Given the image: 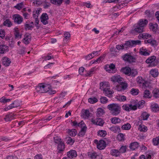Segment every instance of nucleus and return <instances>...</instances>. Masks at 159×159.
<instances>
[{
    "mask_svg": "<svg viewBox=\"0 0 159 159\" xmlns=\"http://www.w3.org/2000/svg\"><path fill=\"white\" fill-rule=\"evenodd\" d=\"M5 36V32L4 30H0V37L3 39Z\"/></svg>",
    "mask_w": 159,
    "mask_h": 159,
    "instance_id": "61",
    "label": "nucleus"
},
{
    "mask_svg": "<svg viewBox=\"0 0 159 159\" xmlns=\"http://www.w3.org/2000/svg\"><path fill=\"white\" fill-rule=\"evenodd\" d=\"M149 116V114L146 112H144L142 113L140 117L143 120H147Z\"/></svg>",
    "mask_w": 159,
    "mask_h": 159,
    "instance_id": "35",
    "label": "nucleus"
},
{
    "mask_svg": "<svg viewBox=\"0 0 159 159\" xmlns=\"http://www.w3.org/2000/svg\"><path fill=\"white\" fill-rule=\"evenodd\" d=\"M31 40V37L30 34L28 33H26L24 35L22 42L26 44H28L30 43Z\"/></svg>",
    "mask_w": 159,
    "mask_h": 159,
    "instance_id": "12",
    "label": "nucleus"
},
{
    "mask_svg": "<svg viewBox=\"0 0 159 159\" xmlns=\"http://www.w3.org/2000/svg\"><path fill=\"white\" fill-rule=\"evenodd\" d=\"M139 35L143 39H147L148 38L150 37L151 36V35L150 34L146 33H143L142 34H140Z\"/></svg>",
    "mask_w": 159,
    "mask_h": 159,
    "instance_id": "56",
    "label": "nucleus"
},
{
    "mask_svg": "<svg viewBox=\"0 0 159 159\" xmlns=\"http://www.w3.org/2000/svg\"><path fill=\"white\" fill-rule=\"evenodd\" d=\"M48 14L46 13H43L41 16V21L44 25H46L48 24Z\"/></svg>",
    "mask_w": 159,
    "mask_h": 159,
    "instance_id": "10",
    "label": "nucleus"
},
{
    "mask_svg": "<svg viewBox=\"0 0 159 159\" xmlns=\"http://www.w3.org/2000/svg\"><path fill=\"white\" fill-rule=\"evenodd\" d=\"M44 89L45 93L48 92L50 95L54 94L56 93L55 90L52 89L51 86L49 84H44Z\"/></svg>",
    "mask_w": 159,
    "mask_h": 159,
    "instance_id": "6",
    "label": "nucleus"
},
{
    "mask_svg": "<svg viewBox=\"0 0 159 159\" xmlns=\"http://www.w3.org/2000/svg\"><path fill=\"white\" fill-rule=\"evenodd\" d=\"M24 7V4L23 2L17 4L16 6H15V7L16 9L18 10H20L21 9Z\"/></svg>",
    "mask_w": 159,
    "mask_h": 159,
    "instance_id": "57",
    "label": "nucleus"
},
{
    "mask_svg": "<svg viewBox=\"0 0 159 159\" xmlns=\"http://www.w3.org/2000/svg\"><path fill=\"white\" fill-rule=\"evenodd\" d=\"M110 154L112 156L116 157H118L120 155L119 150L115 149L111 150L110 152Z\"/></svg>",
    "mask_w": 159,
    "mask_h": 159,
    "instance_id": "31",
    "label": "nucleus"
},
{
    "mask_svg": "<svg viewBox=\"0 0 159 159\" xmlns=\"http://www.w3.org/2000/svg\"><path fill=\"white\" fill-rule=\"evenodd\" d=\"M133 102L134 104H136V105L137 108L138 107L139 109H140L142 108L143 107L145 103V102L143 100L139 101L138 103H137L135 101H133Z\"/></svg>",
    "mask_w": 159,
    "mask_h": 159,
    "instance_id": "28",
    "label": "nucleus"
},
{
    "mask_svg": "<svg viewBox=\"0 0 159 159\" xmlns=\"http://www.w3.org/2000/svg\"><path fill=\"white\" fill-rule=\"evenodd\" d=\"M65 140L66 143L68 144L72 145L74 142V140H73L71 137H67L66 138Z\"/></svg>",
    "mask_w": 159,
    "mask_h": 159,
    "instance_id": "43",
    "label": "nucleus"
},
{
    "mask_svg": "<svg viewBox=\"0 0 159 159\" xmlns=\"http://www.w3.org/2000/svg\"><path fill=\"white\" fill-rule=\"evenodd\" d=\"M151 97L152 95L149 90H146L144 91L143 97L147 98H150Z\"/></svg>",
    "mask_w": 159,
    "mask_h": 159,
    "instance_id": "39",
    "label": "nucleus"
},
{
    "mask_svg": "<svg viewBox=\"0 0 159 159\" xmlns=\"http://www.w3.org/2000/svg\"><path fill=\"white\" fill-rule=\"evenodd\" d=\"M103 93L106 96L110 97L111 96V95L114 93V92L113 90H110V88H108L104 89L103 91Z\"/></svg>",
    "mask_w": 159,
    "mask_h": 159,
    "instance_id": "23",
    "label": "nucleus"
},
{
    "mask_svg": "<svg viewBox=\"0 0 159 159\" xmlns=\"http://www.w3.org/2000/svg\"><path fill=\"white\" fill-rule=\"evenodd\" d=\"M140 40H129L126 41L125 43L120 45H117L116 48L117 50H120L122 49L126 50L129 48L135 46V45L141 43Z\"/></svg>",
    "mask_w": 159,
    "mask_h": 159,
    "instance_id": "1",
    "label": "nucleus"
},
{
    "mask_svg": "<svg viewBox=\"0 0 159 159\" xmlns=\"http://www.w3.org/2000/svg\"><path fill=\"white\" fill-rule=\"evenodd\" d=\"M156 59V57L155 56H153L151 57H150L148 58L146 61V62L148 64L150 63V65H151L152 66H155L156 65V64H155L154 62L155 61Z\"/></svg>",
    "mask_w": 159,
    "mask_h": 159,
    "instance_id": "9",
    "label": "nucleus"
},
{
    "mask_svg": "<svg viewBox=\"0 0 159 159\" xmlns=\"http://www.w3.org/2000/svg\"><path fill=\"white\" fill-rule=\"evenodd\" d=\"M50 2L53 4L59 6L62 2L63 0H50Z\"/></svg>",
    "mask_w": 159,
    "mask_h": 159,
    "instance_id": "38",
    "label": "nucleus"
},
{
    "mask_svg": "<svg viewBox=\"0 0 159 159\" xmlns=\"http://www.w3.org/2000/svg\"><path fill=\"white\" fill-rule=\"evenodd\" d=\"M152 141L154 145H157L159 143V136L153 138Z\"/></svg>",
    "mask_w": 159,
    "mask_h": 159,
    "instance_id": "54",
    "label": "nucleus"
},
{
    "mask_svg": "<svg viewBox=\"0 0 159 159\" xmlns=\"http://www.w3.org/2000/svg\"><path fill=\"white\" fill-rule=\"evenodd\" d=\"M120 84V85H121L123 90H124L126 89L128 87V85L125 82H123V81H122V82Z\"/></svg>",
    "mask_w": 159,
    "mask_h": 159,
    "instance_id": "51",
    "label": "nucleus"
},
{
    "mask_svg": "<svg viewBox=\"0 0 159 159\" xmlns=\"http://www.w3.org/2000/svg\"><path fill=\"white\" fill-rule=\"evenodd\" d=\"M25 29L31 30L34 28L33 26L28 24L25 23Z\"/></svg>",
    "mask_w": 159,
    "mask_h": 159,
    "instance_id": "63",
    "label": "nucleus"
},
{
    "mask_svg": "<svg viewBox=\"0 0 159 159\" xmlns=\"http://www.w3.org/2000/svg\"><path fill=\"white\" fill-rule=\"evenodd\" d=\"M107 132L104 130H99L98 132V135L100 137H104L107 135Z\"/></svg>",
    "mask_w": 159,
    "mask_h": 159,
    "instance_id": "45",
    "label": "nucleus"
},
{
    "mask_svg": "<svg viewBox=\"0 0 159 159\" xmlns=\"http://www.w3.org/2000/svg\"><path fill=\"white\" fill-rule=\"evenodd\" d=\"M105 68L107 71L110 73H114L116 71L115 66L113 63L106 65Z\"/></svg>",
    "mask_w": 159,
    "mask_h": 159,
    "instance_id": "5",
    "label": "nucleus"
},
{
    "mask_svg": "<svg viewBox=\"0 0 159 159\" xmlns=\"http://www.w3.org/2000/svg\"><path fill=\"white\" fill-rule=\"evenodd\" d=\"M9 51V48L6 45L3 44L0 45V53L4 54Z\"/></svg>",
    "mask_w": 159,
    "mask_h": 159,
    "instance_id": "20",
    "label": "nucleus"
},
{
    "mask_svg": "<svg viewBox=\"0 0 159 159\" xmlns=\"http://www.w3.org/2000/svg\"><path fill=\"white\" fill-rule=\"evenodd\" d=\"M2 64L6 66H9L11 63L10 59L6 57L2 58Z\"/></svg>",
    "mask_w": 159,
    "mask_h": 159,
    "instance_id": "22",
    "label": "nucleus"
},
{
    "mask_svg": "<svg viewBox=\"0 0 159 159\" xmlns=\"http://www.w3.org/2000/svg\"><path fill=\"white\" fill-rule=\"evenodd\" d=\"M152 111L154 112H159V107L158 105L156 103L152 104L151 106Z\"/></svg>",
    "mask_w": 159,
    "mask_h": 159,
    "instance_id": "24",
    "label": "nucleus"
},
{
    "mask_svg": "<svg viewBox=\"0 0 159 159\" xmlns=\"http://www.w3.org/2000/svg\"><path fill=\"white\" fill-rule=\"evenodd\" d=\"M104 113L103 110L102 108H99L98 109L96 115L98 117H100L102 116Z\"/></svg>",
    "mask_w": 159,
    "mask_h": 159,
    "instance_id": "37",
    "label": "nucleus"
},
{
    "mask_svg": "<svg viewBox=\"0 0 159 159\" xmlns=\"http://www.w3.org/2000/svg\"><path fill=\"white\" fill-rule=\"evenodd\" d=\"M100 89L103 91L104 89L108 88V87H110V84L109 82H102L100 83Z\"/></svg>",
    "mask_w": 159,
    "mask_h": 159,
    "instance_id": "14",
    "label": "nucleus"
},
{
    "mask_svg": "<svg viewBox=\"0 0 159 159\" xmlns=\"http://www.w3.org/2000/svg\"><path fill=\"white\" fill-rule=\"evenodd\" d=\"M148 22L147 19H140L138 23L134 26V31L138 33H142L143 31L144 27L147 25Z\"/></svg>",
    "mask_w": 159,
    "mask_h": 159,
    "instance_id": "2",
    "label": "nucleus"
},
{
    "mask_svg": "<svg viewBox=\"0 0 159 159\" xmlns=\"http://www.w3.org/2000/svg\"><path fill=\"white\" fill-rule=\"evenodd\" d=\"M43 6L45 8H48L51 5L50 3L47 0H45L43 2Z\"/></svg>",
    "mask_w": 159,
    "mask_h": 159,
    "instance_id": "59",
    "label": "nucleus"
},
{
    "mask_svg": "<svg viewBox=\"0 0 159 159\" xmlns=\"http://www.w3.org/2000/svg\"><path fill=\"white\" fill-rule=\"evenodd\" d=\"M65 145L63 142H61L58 144L57 149L59 151V152L63 151Z\"/></svg>",
    "mask_w": 159,
    "mask_h": 159,
    "instance_id": "33",
    "label": "nucleus"
},
{
    "mask_svg": "<svg viewBox=\"0 0 159 159\" xmlns=\"http://www.w3.org/2000/svg\"><path fill=\"white\" fill-rule=\"evenodd\" d=\"M3 25L4 26L9 27L12 25V24L10 20L8 19L4 22Z\"/></svg>",
    "mask_w": 159,
    "mask_h": 159,
    "instance_id": "50",
    "label": "nucleus"
},
{
    "mask_svg": "<svg viewBox=\"0 0 159 159\" xmlns=\"http://www.w3.org/2000/svg\"><path fill=\"white\" fill-rule=\"evenodd\" d=\"M139 90L138 89L132 88L130 91V93L133 95H136L139 93Z\"/></svg>",
    "mask_w": 159,
    "mask_h": 159,
    "instance_id": "48",
    "label": "nucleus"
},
{
    "mask_svg": "<svg viewBox=\"0 0 159 159\" xmlns=\"http://www.w3.org/2000/svg\"><path fill=\"white\" fill-rule=\"evenodd\" d=\"M125 135L122 133L119 134L117 137L118 139L120 141L123 140L124 139Z\"/></svg>",
    "mask_w": 159,
    "mask_h": 159,
    "instance_id": "53",
    "label": "nucleus"
},
{
    "mask_svg": "<svg viewBox=\"0 0 159 159\" xmlns=\"http://www.w3.org/2000/svg\"><path fill=\"white\" fill-rule=\"evenodd\" d=\"M123 59L125 61L129 63L134 62L135 60V59L134 57L128 54H126L123 56Z\"/></svg>",
    "mask_w": 159,
    "mask_h": 159,
    "instance_id": "7",
    "label": "nucleus"
},
{
    "mask_svg": "<svg viewBox=\"0 0 159 159\" xmlns=\"http://www.w3.org/2000/svg\"><path fill=\"white\" fill-rule=\"evenodd\" d=\"M111 123L114 124L119 123L121 122V120L120 118L116 117L111 118Z\"/></svg>",
    "mask_w": 159,
    "mask_h": 159,
    "instance_id": "34",
    "label": "nucleus"
},
{
    "mask_svg": "<svg viewBox=\"0 0 159 159\" xmlns=\"http://www.w3.org/2000/svg\"><path fill=\"white\" fill-rule=\"evenodd\" d=\"M86 129L87 127L86 126H84L83 127L79 133V136L82 137L84 136L85 134L86 131Z\"/></svg>",
    "mask_w": 159,
    "mask_h": 159,
    "instance_id": "41",
    "label": "nucleus"
},
{
    "mask_svg": "<svg viewBox=\"0 0 159 159\" xmlns=\"http://www.w3.org/2000/svg\"><path fill=\"white\" fill-rule=\"evenodd\" d=\"M64 41H65L66 39H69L70 36V34L68 32H65L64 34Z\"/></svg>",
    "mask_w": 159,
    "mask_h": 159,
    "instance_id": "64",
    "label": "nucleus"
},
{
    "mask_svg": "<svg viewBox=\"0 0 159 159\" xmlns=\"http://www.w3.org/2000/svg\"><path fill=\"white\" fill-rule=\"evenodd\" d=\"M138 83L142 84L143 86H146L147 82L144 80L141 77H138L137 79Z\"/></svg>",
    "mask_w": 159,
    "mask_h": 159,
    "instance_id": "26",
    "label": "nucleus"
},
{
    "mask_svg": "<svg viewBox=\"0 0 159 159\" xmlns=\"http://www.w3.org/2000/svg\"><path fill=\"white\" fill-rule=\"evenodd\" d=\"M107 108L111 111V114L114 116H117L121 111V107L118 104L112 103L107 106Z\"/></svg>",
    "mask_w": 159,
    "mask_h": 159,
    "instance_id": "3",
    "label": "nucleus"
},
{
    "mask_svg": "<svg viewBox=\"0 0 159 159\" xmlns=\"http://www.w3.org/2000/svg\"><path fill=\"white\" fill-rule=\"evenodd\" d=\"M10 140V139H9L6 137H0V142L2 141H4L7 142L8 141Z\"/></svg>",
    "mask_w": 159,
    "mask_h": 159,
    "instance_id": "62",
    "label": "nucleus"
},
{
    "mask_svg": "<svg viewBox=\"0 0 159 159\" xmlns=\"http://www.w3.org/2000/svg\"><path fill=\"white\" fill-rule=\"evenodd\" d=\"M139 53L140 55L144 56H148L150 55V53L148 52L147 50L143 48L140 49Z\"/></svg>",
    "mask_w": 159,
    "mask_h": 159,
    "instance_id": "25",
    "label": "nucleus"
},
{
    "mask_svg": "<svg viewBox=\"0 0 159 159\" xmlns=\"http://www.w3.org/2000/svg\"><path fill=\"white\" fill-rule=\"evenodd\" d=\"M110 130L112 131L115 133H116L119 132L120 131V129L119 126H113L109 128Z\"/></svg>",
    "mask_w": 159,
    "mask_h": 159,
    "instance_id": "32",
    "label": "nucleus"
},
{
    "mask_svg": "<svg viewBox=\"0 0 159 159\" xmlns=\"http://www.w3.org/2000/svg\"><path fill=\"white\" fill-rule=\"evenodd\" d=\"M37 91L39 93H45L44 89V84H39L35 88Z\"/></svg>",
    "mask_w": 159,
    "mask_h": 159,
    "instance_id": "19",
    "label": "nucleus"
},
{
    "mask_svg": "<svg viewBox=\"0 0 159 159\" xmlns=\"http://www.w3.org/2000/svg\"><path fill=\"white\" fill-rule=\"evenodd\" d=\"M138 74V72L136 70L132 69V70H131L129 76L131 75L132 77H135L136 75H137Z\"/></svg>",
    "mask_w": 159,
    "mask_h": 159,
    "instance_id": "49",
    "label": "nucleus"
},
{
    "mask_svg": "<svg viewBox=\"0 0 159 159\" xmlns=\"http://www.w3.org/2000/svg\"><path fill=\"white\" fill-rule=\"evenodd\" d=\"M139 146V143L136 142L131 143L129 146V148L132 150H134L137 148Z\"/></svg>",
    "mask_w": 159,
    "mask_h": 159,
    "instance_id": "30",
    "label": "nucleus"
},
{
    "mask_svg": "<svg viewBox=\"0 0 159 159\" xmlns=\"http://www.w3.org/2000/svg\"><path fill=\"white\" fill-rule=\"evenodd\" d=\"M100 102L101 103L105 104L107 102L108 99L105 97H102L100 98Z\"/></svg>",
    "mask_w": 159,
    "mask_h": 159,
    "instance_id": "58",
    "label": "nucleus"
},
{
    "mask_svg": "<svg viewBox=\"0 0 159 159\" xmlns=\"http://www.w3.org/2000/svg\"><path fill=\"white\" fill-rule=\"evenodd\" d=\"M153 96L155 98L159 97V89H155L152 91Z\"/></svg>",
    "mask_w": 159,
    "mask_h": 159,
    "instance_id": "42",
    "label": "nucleus"
},
{
    "mask_svg": "<svg viewBox=\"0 0 159 159\" xmlns=\"http://www.w3.org/2000/svg\"><path fill=\"white\" fill-rule=\"evenodd\" d=\"M127 147L126 146H122L119 150L120 153H124L125 152Z\"/></svg>",
    "mask_w": 159,
    "mask_h": 159,
    "instance_id": "55",
    "label": "nucleus"
},
{
    "mask_svg": "<svg viewBox=\"0 0 159 159\" xmlns=\"http://www.w3.org/2000/svg\"><path fill=\"white\" fill-rule=\"evenodd\" d=\"M106 147L105 142L103 140H100L98 142L97 148L100 150L104 149Z\"/></svg>",
    "mask_w": 159,
    "mask_h": 159,
    "instance_id": "21",
    "label": "nucleus"
},
{
    "mask_svg": "<svg viewBox=\"0 0 159 159\" xmlns=\"http://www.w3.org/2000/svg\"><path fill=\"white\" fill-rule=\"evenodd\" d=\"M13 118V115L12 114H9L6 116L4 119L6 121H8L11 120Z\"/></svg>",
    "mask_w": 159,
    "mask_h": 159,
    "instance_id": "47",
    "label": "nucleus"
},
{
    "mask_svg": "<svg viewBox=\"0 0 159 159\" xmlns=\"http://www.w3.org/2000/svg\"><path fill=\"white\" fill-rule=\"evenodd\" d=\"M138 129L141 132H145L148 130L147 127L143 125H140L138 128Z\"/></svg>",
    "mask_w": 159,
    "mask_h": 159,
    "instance_id": "40",
    "label": "nucleus"
},
{
    "mask_svg": "<svg viewBox=\"0 0 159 159\" xmlns=\"http://www.w3.org/2000/svg\"><path fill=\"white\" fill-rule=\"evenodd\" d=\"M19 105L20 104L18 103V102L15 101H14L11 104L8 106L5 107L4 109V110L5 111H7L13 108L17 107H19Z\"/></svg>",
    "mask_w": 159,
    "mask_h": 159,
    "instance_id": "15",
    "label": "nucleus"
},
{
    "mask_svg": "<svg viewBox=\"0 0 159 159\" xmlns=\"http://www.w3.org/2000/svg\"><path fill=\"white\" fill-rule=\"evenodd\" d=\"M88 101L89 103L93 104L97 102L98 101V100L96 98L93 97L89 98Z\"/></svg>",
    "mask_w": 159,
    "mask_h": 159,
    "instance_id": "52",
    "label": "nucleus"
},
{
    "mask_svg": "<svg viewBox=\"0 0 159 159\" xmlns=\"http://www.w3.org/2000/svg\"><path fill=\"white\" fill-rule=\"evenodd\" d=\"M88 156L91 159H102L101 156L95 152H89Z\"/></svg>",
    "mask_w": 159,
    "mask_h": 159,
    "instance_id": "13",
    "label": "nucleus"
},
{
    "mask_svg": "<svg viewBox=\"0 0 159 159\" xmlns=\"http://www.w3.org/2000/svg\"><path fill=\"white\" fill-rule=\"evenodd\" d=\"M131 128V125L128 123H127L126 124H125L124 125H123L122 127L121 128L123 129L126 130H128L130 129Z\"/></svg>",
    "mask_w": 159,
    "mask_h": 159,
    "instance_id": "44",
    "label": "nucleus"
},
{
    "mask_svg": "<svg viewBox=\"0 0 159 159\" xmlns=\"http://www.w3.org/2000/svg\"><path fill=\"white\" fill-rule=\"evenodd\" d=\"M67 154L68 157L71 159L76 157L77 156L76 151L73 150L68 152Z\"/></svg>",
    "mask_w": 159,
    "mask_h": 159,
    "instance_id": "16",
    "label": "nucleus"
},
{
    "mask_svg": "<svg viewBox=\"0 0 159 159\" xmlns=\"http://www.w3.org/2000/svg\"><path fill=\"white\" fill-rule=\"evenodd\" d=\"M111 79L112 82L114 83L117 82L119 84L121 83L123 80V78L119 75L112 76L111 78Z\"/></svg>",
    "mask_w": 159,
    "mask_h": 159,
    "instance_id": "8",
    "label": "nucleus"
},
{
    "mask_svg": "<svg viewBox=\"0 0 159 159\" xmlns=\"http://www.w3.org/2000/svg\"><path fill=\"white\" fill-rule=\"evenodd\" d=\"M131 69L129 67H125L122 68L121 71L126 75L129 76L130 73L131 71Z\"/></svg>",
    "mask_w": 159,
    "mask_h": 159,
    "instance_id": "29",
    "label": "nucleus"
},
{
    "mask_svg": "<svg viewBox=\"0 0 159 159\" xmlns=\"http://www.w3.org/2000/svg\"><path fill=\"white\" fill-rule=\"evenodd\" d=\"M90 113L88 110H84L83 111V117L84 118H88L90 116Z\"/></svg>",
    "mask_w": 159,
    "mask_h": 159,
    "instance_id": "46",
    "label": "nucleus"
},
{
    "mask_svg": "<svg viewBox=\"0 0 159 159\" xmlns=\"http://www.w3.org/2000/svg\"><path fill=\"white\" fill-rule=\"evenodd\" d=\"M14 34L16 38L20 39L21 38V35L19 33L17 29L15 30Z\"/></svg>",
    "mask_w": 159,
    "mask_h": 159,
    "instance_id": "60",
    "label": "nucleus"
},
{
    "mask_svg": "<svg viewBox=\"0 0 159 159\" xmlns=\"http://www.w3.org/2000/svg\"><path fill=\"white\" fill-rule=\"evenodd\" d=\"M91 121L93 124L101 126H102L104 123L103 120L100 118H98L95 120L92 119Z\"/></svg>",
    "mask_w": 159,
    "mask_h": 159,
    "instance_id": "11",
    "label": "nucleus"
},
{
    "mask_svg": "<svg viewBox=\"0 0 159 159\" xmlns=\"http://www.w3.org/2000/svg\"><path fill=\"white\" fill-rule=\"evenodd\" d=\"M122 109L127 111H129L131 110H135L137 109L136 104H134L132 102L130 104H125L122 106Z\"/></svg>",
    "mask_w": 159,
    "mask_h": 159,
    "instance_id": "4",
    "label": "nucleus"
},
{
    "mask_svg": "<svg viewBox=\"0 0 159 159\" xmlns=\"http://www.w3.org/2000/svg\"><path fill=\"white\" fill-rule=\"evenodd\" d=\"M116 98L117 100L121 102H124L126 100V97L123 95H118L116 96Z\"/></svg>",
    "mask_w": 159,
    "mask_h": 159,
    "instance_id": "36",
    "label": "nucleus"
},
{
    "mask_svg": "<svg viewBox=\"0 0 159 159\" xmlns=\"http://www.w3.org/2000/svg\"><path fill=\"white\" fill-rule=\"evenodd\" d=\"M150 74L153 77L156 78L158 76L159 73L157 69H152L150 70Z\"/></svg>",
    "mask_w": 159,
    "mask_h": 159,
    "instance_id": "18",
    "label": "nucleus"
},
{
    "mask_svg": "<svg viewBox=\"0 0 159 159\" xmlns=\"http://www.w3.org/2000/svg\"><path fill=\"white\" fill-rule=\"evenodd\" d=\"M150 28L153 32H156L158 29V26L157 23L153 24H150Z\"/></svg>",
    "mask_w": 159,
    "mask_h": 159,
    "instance_id": "27",
    "label": "nucleus"
},
{
    "mask_svg": "<svg viewBox=\"0 0 159 159\" xmlns=\"http://www.w3.org/2000/svg\"><path fill=\"white\" fill-rule=\"evenodd\" d=\"M23 21V18L22 16L19 14L15 15L14 18V22L15 23L20 24Z\"/></svg>",
    "mask_w": 159,
    "mask_h": 159,
    "instance_id": "17",
    "label": "nucleus"
}]
</instances>
